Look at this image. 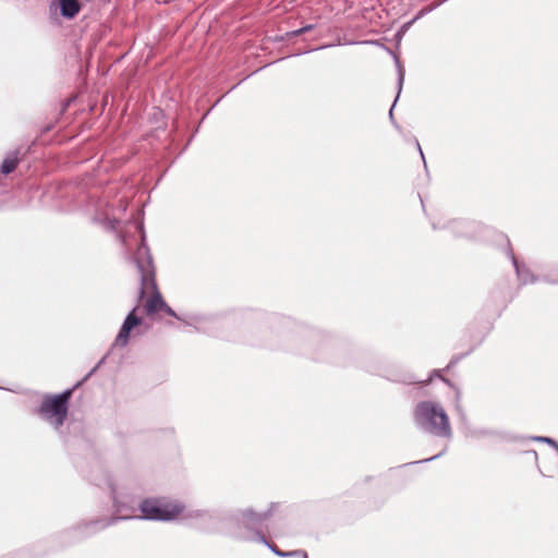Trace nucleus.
Masks as SVG:
<instances>
[{
  "label": "nucleus",
  "mask_w": 558,
  "mask_h": 558,
  "mask_svg": "<svg viewBox=\"0 0 558 558\" xmlns=\"http://www.w3.org/2000/svg\"><path fill=\"white\" fill-rule=\"evenodd\" d=\"M60 435L72 463L88 481L98 487H107L112 501L113 513L121 515L134 510L135 496L131 486L116 478L102 468L98 440L89 437L86 421H48Z\"/></svg>",
  "instance_id": "obj_1"
},
{
  "label": "nucleus",
  "mask_w": 558,
  "mask_h": 558,
  "mask_svg": "<svg viewBox=\"0 0 558 558\" xmlns=\"http://www.w3.org/2000/svg\"><path fill=\"white\" fill-rule=\"evenodd\" d=\"M134 262L141 274V298L146 291L153 292V295L145 303L147 315H151L158 311H165L168 315L175 316L174 311L166 304L157 290L153 260L148 247L144 243V235H142V243L134 255Z\"/></svg>",
  "instance_id": "obj_2"
},
{
  "label": "nucleus",
  "mask_w": 558,
  "mask_h": 558,
  "mask_svg": "<svg viewBox=\"0 0 558 558\" xmlns=\"http://www.w3.org/2000/svg\"><path fill=\"white\" fill-rule=\"evenodd\" d=\"M140 515H129L131 519L154 521V522H174L180 519L184 511V502L167 497H145L138 505Z\"/></svg>",
  "instance_id": "obj_3"
},
{
  "label": "nucleus",
  "mask_w": 558,
  "mask_h": 558,
  "mask_svg": "<svg viewBox=\"0 0 558 558\" xmlns=\"http://www.w3.org/2000/svg\"><path fill=\"white\" fill-rule=\"evenodd\" d=\"M204 532L221 534L235 541L248 539L241 534V521L239 509L233 508H214L209 511L207 524Z\"/></svg>",
  "instance_id": "obj_4"
},
{
  "label": "nucleus",
  "mask_w": 558,
  "mask_h": 558,
  "mask_svg": "<svg viewBox=\"0 0 558 558\" xmlns=\"http://www.w3.org/2000/svg\"><path fill=\"white\" fill-rule=\"evenodd\" d=\"M279 502H270L264 511L257 512L253 508L239 509L241 521V534L250 539H239V542L267 544V538L262 531V524L270 519Z\"/></svg>",
  "instance_id": "obj_5"
},
{
  "label": "nucleus",
  "mask_w": 558,
  "mask_h": 558,
  "mask_svg": "<svg viewBox=\"0 0 558 558\" xmlns=\"http://www.w3.org/2000/svg\"><path fill=\"white\" fill-rule=\"evenodd\" d=\"M128 520H130L129 515L111 514L109 517L82 520L73 526L74 531L76 532L78 542L81 543L93 537L105 529L117 524L118 522Z\"/></svg>",
  "instance_id": "obj_6"
},
{
  "label": "nucleus",
  "mask_w": 558,
  "mask_h": 558,
  "mask_svg": "<svg viewBox=\"0 0 558 558\" xmlns=\"http://www.w3.org/2000/svg\"><path fill=\"white\" fill-rule=\"evenodd\" d=\"M72 395L65 390L60 395H46L41 401L39 414L56 418H65L68 414V402Z\"/></svg>",
  "instance_id": "obj_7"
},
{
  "label": "nucleus",
  "mask_w": 558,
  "mask_h": 558,
  "mask_svg": "<svg viewBox=\"0 0 558 558\" xmlns=\"http://www.w3.org/2000/svg\"><path fill=\"white\" fill-rule=\"evenodd\" d=\"M418 432L439 438H452V428L450 421H415Z\"/></svg>",
  "instance_id": "obj_8"
},
{
  "label": "nucleus",
  "mask_w": 558,
  "mask_h": 558,
  "mask_svg": "<svg viewBox=\"0 0 558 558\" xmlns=\"http://www.w3.org/2000/svg\"><path fill=\"white\" fill-rule=\"evenodd\" d=\"M500 435L505 442H514L520 445L521 447H526L531 441L544 442L554 448L558 453V441L549 436L523 435L511 432H502L500 433Z\"/></svg>",
  "instance_id": "obj_9"
},
{
  "label": "nucleus",
  "mask_w": 558,
  "mask_h": 558,
  "mask_svg": "<svg viewBox=\"0 0 558 558\" xmlns=\"http://www.w3.org/2000/svg\"><path fill=\"white\" fill-rule=\"evenodd\" d=\"M137 307H134L122 324V327L117 335L114 345L124 347L128 344L131 330L141 324V319L135 315Z\"/></svg>",
  "instance_id": "obj_10"
},
{
  "label": "nucleus",
  "mask_w": 558,
  "mask_h": 558,
  "mask_svg": "<svg viewBox=\"0 0 558 558\" xmlns=\"http://www.w3.org/2000/svg\"><path fill=\"white\" fill-rule=\"evenodd\" d=\"M416 418H448L444 409L435 402L424 401L416 407Z\"/></svg>",
  "instance_id": "obj_11"
},
{
  "label": "nucleus",
  "mask_w": 558,
  "mask_h": 558,
  "mask_svg": "<svg viewBox=\"0 0 558 558\" xmlns=\"http://www.w3.org/2000/svg\"><path fill=\"white\" fill-rule=\"evenodd\" d=\"M51 541L57 549H64L80 543L74 526L56 533L52 535Z\"/></svg>",
  "instance_id": "obj_12"
},
{
  "label": "nucleus",
  "mask_w": 558,
  "mask_h": 558,
  "mask_svg": "<svg viewBox=\"0 0 558 558\" xmlns=\"http://www.w3.org/2000/svg\"><path fill=\"white\" fill-rule=\"evenodd\" d=\"M210 509H187L184 505V511L181 513L180 518L182 520H197L199 521V529L204 531V526L208 522Z\"/></svg>",
  "instance_id": "obj_13"
},
{
  "label": "nucleus",
  "mask_w": 558,
  "mask_h": 558,
  "mask_svg": "<svg viewBox=\"0 0 558 558\" xmlns=\"http://www.w3.org/2000/svg\"><path fill=\"white\" fill-rule=\"evenodd\" d=\"M265 545L271 550V553L280 558H308V555L304 549L282 550L268 541Z\"/></svg>",
  "instance_id": "obj_14"
},
{
  "label": "nucleus",
  "mask_w": 558,
  "mask_h": 558,
  "mask_svg": "<svg viewBox=\"0 0 558 558\" xmlns=\"http://www.w3.org/2000/svg\"><path fill=\"white\" fill-rule=\"evenodd\" d=\"M446 450H447V447H445L440 452H438L437 454H435L433 457H429V458H426V459H421V460H417V461H412V462L403 463V464H401V465H399L397 468H390L389 472L396 473L398 476H400L402 478L403 484H405L408 478L403 474L398 472L399 469L435 461V460L439 459L440 457H442L446 453Z\"/></svg>",
  "instance_id": "obj_15"
},
{
  "label": "nucleus",
  "mask_w": 558,
  "mask_h": 558,
  "mask_svg": "<svg viewBox=\"0 0 558 558\" xmlns=\"http://www.w3.org/2000/svg\"><path fill=\"white\" fill-rule=\"evenodd\" d=\"M45 551H36L35 546L23 547L0 558H40L45 555Z\"/></svg>",
  "instance_id": "obj_16"
},
{
  "label": "nucleus",
  "mask_w": 558,
  "mask_h": 558,
  "mask_svg": "<svg viewBox=\"0 0 558 558\" xmlns=\"http://www.w3.org/2000/svg\"><path fill=\"white\" fill-rule=\"evenodd\" d=\"M61 15L73 19L80 12L77 0H59Z\"/></svg>",
  "instance_id": "obj_17"
},
{
  "label": "nucleus",
  "mask_w": 558,
  "mask_h": 558,
  "mask_svg": "<svg viewBox=\"0 0 558 558\" xmlns=\"http://www.w3.org/2000/svg\"><path fill=\"white\" fill-rule=\"evenodd\" d=\"M504 430H499V429H472V428H466V436H470V437H473V438H481V437H498L501 441L502 440V437L500 435V433H502Z\"/></svg>",
  "instance_id": "obj_18"
},
{
  "label": "nucleus",
  "mask_w": 558,
  "mask_h": 558,
  "mask_svg": "<svg viewBox=\"0 0 558 558\" xmlns=\"http://www.w3.org/2000/svg\"><path fill=\"white\" fill-rule=\"evenodd\" d=\"M17 157L16 156H8L2 165H1V171L4 174L11 173L17 166Z\"/></svg>",
  "instance_id": "obj_19"
},
{
  "label": "nucleus",
  "mask_w": 558,
  "mask_h": 558,
  "mask_svg": "<svg viewBox=\"0 0 558 558\" xmlns=\"http://www.w3.org/2000/svg\"><path fill=\"white\" fill-rule=\"evenodd\" d=\"M512 260H513V265L515 267L518 277L520 278V280L523 283H526L529 281V278H530L529 270L525 269L524 267L519 266L513 256H512Z\"/></svg>",
  "instance_id": "obj_20"
},
{
  "label": "nucleus",
  "mask_w": 558,
  "mask_h": 558,
  "mask_svg": "<svg viewBox=\"0 0 558 558\" xmlns=\"http://www.w3.org/2000/svg\"><path fill=\"white\" fill-rule=\"evenodd\" d=\"M522 448H523V449H522V453H523V454H526V456H529V457H532V458H533V460H534V461H535V463H536L537 469L541 471V469H539V466H538V463H537V461H538L537 452H536L534 449H526L525 447H522Z\"/></svg>",
  "instance_id": "obj_21"
},
{
  "label": "nucleus",
  "mask_w": 558,
  "mask_h": 558,
  "mask_svg": "<svg viewBox=\"0 0 558 558\" xmlns=\"http://www.w3.org/2000/svg\"><path fill=\"white\" fill-rule=\"evenodd\" d=\"M312 27H313L312 25L304 26V27H302L300 29H296V31L292 32L291 35H293V36L301 35V34L312 29Z\"/></svg>",
  "instance_id": "obj_22"
},
{
  "label": "nucleus",
  "mask_w": 558,
  "mask_h": 558,
  "mask_svg": "<svg viewBox=\"0 0 558 558\" xmlns=\"http://www.w3.org/2000/svg\"><path fill=\"white\" fill-rule=\"evenodd\" d=\"M402 83H403V73L400 71V73H399V92L401 90Z\"/></svg>",
  "instance_id": "obj_23"
},
{
  "label": "nucleus",
  "mask_w": 558,
  "mask_h": 558,
  "mask_svg": "<svg viewBox=\"0 0 558 558\" xmlns=\"http://www.w3.org/2000/svg\"><path fill=\"white\" fill-rule=\"evenodd\" d=\"M373 478V476L368 475V476H365L364 478V483H368Z\"/></svg>",
  "instance_id": "obj_24"
},
{
  "label": "nucleus",
  "mask_w": 558,
  "mask_h": 558,
  "mask_svg": "<svg viewBox=\"0 0 558 558\" xmlns=\"http://www.w3.org/2000/svg\"><path fill=\"white\" fill-rule=\"evenodd\" d=\"M418 149H420V154H421L422 158L424 159L423 150L421 149V147H420V146H418Z\"/></svg>",
  "instance_id": "obj_25"
}]
</instances>
